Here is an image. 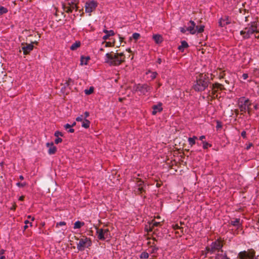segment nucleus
Wrapping results in <instances>:
<instances>
[{"mask_svg":"<svg viewBox=\"0 0 259 259\" xmlns=\"http://www.w3.org/2000/svg\"><path fill=\"white\" fill-rule=\"evenodd\" d=\"M76 238L78 241L76 242L77 249L78 251H82L85 248H89L92 245V241L90 238L86 237H82L80 238Z\"/></svg>","mask_w":259,"mask_h":259,"instance_id":"3","label":"nucleus"},{"mask_svg":"<svg viewBox=\"0 0 259 259\" xmlns=\"http://www.w3.org/2000/svg\"><path fill=\"white\" fill-rule=\"evenodd\" d=\"M64 128L69 133H72L74 131V129L72 128V125L68 123L64 125Z\"/></svg>","mask_w":259,"mask_h":259,"instance_id":"22","label":"nucleus"},{"mask_svg":"<svg viewBox=\"0 0 259 259\" xmlns=\"http://www.w3.org/2000/svg\"><path fill=\"white\" fill-rule=\"evenodd\" d=\"M19 178L21 180L24 179V177L22 176H21V175L19 176Z\"/></svg>","mask_w":259,"mask_h":259,"instance_id":"52","label":"nucleus"},{"mask_svg":"<svg viewBox=\"0 0 259 259\" xmlns=\"http://www.w3.org/2000/svg\"><path fill=\"white\" fill-rule=\"evenodd\" d=\"M134 90L136 92H139L141 94L145 95L150 91L151 88L146 84H138L134 85Z\"/></svg>","mask_w":259,"mask_h":259,"instance_id":"10","label":"nucleus"},{"mask_svg":"<svg viewBox=\"0 0 259 259\" xmlns=\"http://www.w3.org/2000/svg\"><path fill=\"white\" fill-rule=\"evenodd\" d=\"M248 77V74L247 73H243L242 74V78L244 80L246 79Z\"/></svg>","mask_w":259,"mask_h":259,"instance_id":"41","label":"nucleus"},{"mask_svg":"<svg viewBox=\"0 0 259 259\" xmlns=\"http://www.w3.org/2000/svg\"><path fill=\"white\" fill-rule=\"evenodd\" d=\"M62 139H61L59 137H57V138L56 139L55 141V142L56 144H58L60 142H62Z\"/></svg>","mask_w":259,"mask_h":259,"instance_id":"39","label":"nucleus"},{"mask_svg":"<svg viewBox=\"0 0 259 259\" xmlns=\"http://www.w3.org/2000/svg\"><path fill=\"white\" fill-rule=\"evenodd\" d=\"M90 59L89 56L81 57L80 59V65H87L88 61Z\"/></svg>","mask_w":259,"mask_h":259,"instance_id":"19","label":"nucleus"},{"mask_svg":"<svg viewBox=\"0 0 259 259\" xmlns=\"http://www.w3.org/2000/svg\"><path fill=\"white\" fill-rule=\"evenodd\" d=\"M66 223L65 222H60L59 223H57V225H60V226H65L66 225Z\"/></svg>","mask_w":259,"mask_h":259,"instance_id":"40","label":"nucleus"},{"mask_svg":"<svg viewBox=\"0 0 259 259\" xmlns=\"http://www.w3.org/2000/svg\"><path fill=\"white\" fill-rule=\"evenodd\" d=\"M146 74L147 75V78H150L151 80L156 78L157 73L156 72H152L148 70L146 72Z\"/></svg>","mask_w":259,"mask_h":259,"instance_id":"17","label":"nucleus"},{"mask_svg":"<svg viewBox=\"0 0 259 259\" xmlns=\"http://www.w3.org/2000/svg\"><path fill=\"white\" fill-rule=\"evenodd\" d=\"M255 252L253 250L248 251H241L239 253L238 257L239 259H257L255 257Z\"/></svg>","mask_w":259,"mask_h":259,"instance_id":"9","label":"nucleus"},{"mask_svg":"<svg viewBox=\"0 0 259 259\" xmlns=\"http://www.w3.org/2000/svg\"><path fill=\"white\" fill-rule=\"evenodd\" d=\"M172 229L175 231L176 234H177V233H179V232L177 231V230H178V229L181 230L182 229H183V228H181V227H180V228H172Z\"/></svg>","mask_w":259,"mask_h":259,"instance_id":"42","label":"nucleus"},{"mask_svg":"<svg viewBox=\"0 0 259 259\" xmlns=\"http://www.w3.org/2000/svg\"><path fill=\"white\" fill-rule=\"evenodd\" d=\"M109 30H106V29H104L103 31V32L105 33L106 34H107V33H109Z\"/></svg>","mask_w":259,"mask_h":259,"instance_id":"49","label":"nucleus"},{"mask_svg":"<svg viewBox=\"0 0 259 259\" xmlns=\"http://www.w3.org/2000/svg\"><path fill=\"white\" fill-rule=\"evenodd\" d=\"M29 222V221L28 220H25L24 221V223L25 224H26L24 227H28V226L27 225V224Z\"/></svg>","mask_w":259,"mask_h":259,"instance_id":"46","label":"nucleus"},{"mask_svg":"<svg viewBox=\"0 0 259 259\" xmlns=\"http://www.w3.org/2000/svg\"><path fill=\"white\" fill-rule=\"evenodd\" d=\"M215 259H230L227 257L226 253H218L216 256Z\"/></svg>","mask_w":259,"mask_h":259,"instance_id":"21","label":"nucleus"},{"mask_svg":"<svg viewBox=\"0 0 259 259\" xmlns=\"http://www.w3.org/2000/svg\"><path fill=\"white\" fill-rule=\"evenodd\" d=\"M98 6L97 2L92 0L86 2L85 5V11L91 15V13L95 10Z\"/></svg>","mask_w":259,"mask_h":259,"instance_id":"11","label":"nucleus"},{"mask_svg":"<svg viewBox=\"0 0 259 259\" xmlns=\"http://www.w3.org/2000/svg\"><path fill=\"white\" fill-rule=\"evenodd\" d=\"M223 246V245L221 240L218 239L214 242H212L210 246H207L206 249L207 253L212 254L216 251H219L221 250Z\"/></svg>","mask_w":259,"mask_h":259,"instance_id":"6","label":"nucleus"},{"mask_svg":"<svg viewBox=\"0 0 259 259\" xmlns=\"http://www.w3.org/2000/svg\"><path fill=\"white\" fill-rule=\"evenodd\" d=\"M205 137L204 136H201L199 137V139L202 141L204 139H205Z\"/></svg>","mask_w":259,"mask_h":259,"instance_id":"47","label":"nucleus"},{"mask_svg":"<svg viewBox=\"0 0 259 259\" xmlns=\"http://www.w3.org/2000/svg\"><path fill=\"white\" fill-rule=\"evenodd\" d=\"M180 31L182 32V33H186V32L187 31H188L187 30V27H180Z\"/></svg>","mask_w":259,"mask_h":259,"instance_id":"38","label":"nucleus"},{"mask_svg":"<svg viewBox=\"0 0 259 259\" xmlns=\"http://www.w3.org/2000/svg\"><path fill=\"white\" fill-rule=\"evenodd\" d=\"M251 146H252V144H250L248 146H247L246 149H247V150H248V149H249L250 148V147H251Z\"/></svg>","mask_w":259,"mask_h":259,"instance_id":"50","label":"nucleus"},{"mask_svg":"<svg viewBox=\"0 0 259 259\" xmlns=\"http://www.w3.org/2000/svg\"><path fill=\"white\" fill-rule=\"evenodd\" d=\"M76 124V123L75 122H74L71 125H72V127L74 125H75Z\"/></svg>","mask_w":259,"mask_h":259,"instance_id":"57","label":"nucleus"},{"mask_svg":"<svg viewBox=\"0 0 259 259\" xmlns=\"http://www.w3.org/2000/svg\"><path fill=\"white\" fill-rule=\"evenodd\" d=\"M8 12V9L4 7H0V16L7 13Z\"/></svg>","mask_w":259,"mask_h":259,"instance_id":"27","label":"nucleus"},{"mask_svg":"<svg viewBox=\"0 0 259 259\" xmlns=\"http://www.w3.org/2000/svg\"><path fill=\"white\" fill-rule=\"evenodd\" d=\"M222 125L221 122L219 121H217V125H216L217 129L219 130V129L221 128L222 127Z\"/></svg>","mask_w":259,"mask_h":259,"instance_id":"37","label":"nucleus"},{"mask_svg":"<svg viewBox=\"0 0 259 259\" xmlns=\"http://www.w3.org/2000/svg\"><path fill=\"white\" fill-rule=\"evenodd\" d=\"M230 224L232 226H239L240 225V219H236L234 220L231 221Z\"/></svg>","mask_w":259,"mask_h":259,"instance_id":"26","label":"nucleus"},{"mask_svg":"<svg viewBox=\"0 0 259 259\" xmlns=\"http://www.w3.org/2000/svg\"><path fill=\"white\" fill-rule=\"evenodd\" d=\"M114 35V32L112 30H110L109 31V33L107 34H106L103 37V39L104 40H106L109 38V36H113Z\"/></svg>","mask_w":259,"mask_h":259,"instance_id":"24","label":"nucleus"},{"mask_svg":"<svg viewBox=\"0 0 259 259\" xmlns=\"http://www.w3.org/2000/svg\"><path fill=\"white\" fill-rule=\"evenodd\" d=\"M140 36V34L138 33H134L132 35V38L134 39H135L136 40H137V39H138L139 38Z\"/></svg>","mask_w":259,"mask_h":259,"instance_id":"31","label":"nucleus"},{"mask_svg":"<svg viewBox=\"0 0 259 259\" xmlns=\"http://www.w3.org/2000/svg\"><path fill=\"white\" fill-rule=\"evenodd\" d=\"M255 32H258L257 25L254 22L251 25L246 27L244 30L240 32V34L244 39L248 38L251 34Z\"/></svg>","mask_w":259,"mask_h":259,"instance_id":"4","label":"nucleus"},{"mask_svg":"<svg viewBox=\"0 0 259 259\" xmlns=\"http://www.w3.org/2000/svg\"><path fill=\"white\" fill-rule=\"evenodd\" d=\"M124 61L123 53H106L105 56V62L110 65L117 66Z\"/></svg>","mask_w":259,"mask_h":259,"instance_id":"1","label":"nucleus"},{"mask_svg":"<svg viewBox=\"0 0 259 259\" xmlns=\"http://www.w3.org/2000/svg\"><path fill=\"white\" fill-rule=\"evenodd\" d=\"M250 104L249 103V100L244 97H241L238 100V106L241 111H247Z\"/></svg>","mask_w":259,"mask_h":259,"instance_id":"8","label":"nucleus"},{"mask_svg":"<svg viewBox=\"0 0 259 259\" xmlns=\"http://www.w3.org/2000/svg\"><path fill=\"white\" fill-rule=\"evenodd\" d=\"M47 146L49 148L48 153L49 154H53L56 151V147L54 145L53 143H47Z\"/></svg>","mask_w":259,"mask_h":259,"instance_id":"12","label":"nucleus"},{"mask_svg":"<svg viewBox=\"0 0 259 259\" xmlns=\"http://www.w3.org/2000/svg\"><path fill=\"white\" fill-rule=\"evenodd\" d=\"M230 21L227 17H222L220 19L219 21V25L221 27H224L225 25L229 24Z\"/></svg>","mask_w":259,"mask_h":259,"instance_id":"14","label":"nucleus"},{"mask_svg":"<svg viewBox=\"0 0 259 259\" xmlns=\"http://www.w3.org/2000/svg\"><path fill=\"white\" fill-rule=\"evenodd\" d=\"M204 25L196 26L193 21H190L188 23V26L187 27V30L191 34L201 33L204 31Z\"/></svg>","mask_w":259,"mask_h":259,"instance_id":"5","label":"nucleus"},{"mask_svg":"<svg viewBox=\"0 0 259 259\" xmlns=\"http://www.w3.org/2000/svg\"><path fill=\"white\" fill-rule=\"evenodd\" d=\"M206 74H200L196 76V81L193 85L195 91L201 92L204 91L208 86L209 81Z\"/></svg>","mask_w":259,"mask_h":259,"instance_id":"2","label":"nucleus"},{"mask_svg":"<svg viewBox=\"0 0 259 259\" xmlns=\"http://www.w3.org/2000/svg\"><path fill=\"white\" fill-rule=\"evenodd\" d=\"M54 135L56 137H59V136H61V137L63 136L62 133L61 132H59V131H56Z\"/></svg>","mask_w":259,"mask_h":259,"instance_id":"36","label":"nucleus"},{"mask_svg":"<svg viewBox=\"0 0 259 259\" xmlns=\"http://www.w3.org/2000/svg\"><path fill=\"white\" fill-rule=\"evenodd\" d=\"M96 230L97 237L101 240H104L109 238V233L108 229H104L102 228H95Z\"/></svg>","mask_w":259,"mask_h":259,"instance_id":"7","label":"nucleus"},{"mask_svg":"<svg viewBox=\"0 0 259 259\" xmlns=\"http://www.w3.org/2000/svg\"><path fill=\"white\" fill-rule=\"evenodd\" d=\"M172 227H174V226H172ZM175 227H179L178 225H176Z\"/></svg>","mask_w":259,"mask_h":259,"instance_id":"58","label":"nucleus"},{"mask_svg":"<svg viewBox=\"0 0 259 259\" xmlns=\"http://www.w3.org/2000/svg\"><path fill=\"white\" fill-rule=\"evenodd\" d=\"M26 185V183L25 182H23V183H19V182H18L17 184H16V185L17 186H18L19 187H24L25 185Z\"/></svg>","mask_w":259,"mask_h":259,"instance_id":"35","label":"nucleus"},{"mask_svg":"<svg viewBox=\"0 0 259 259\" xmlns=\"http://www.w3.org/2000/svg\"><path fill=\"white\" fill-rule=\"evenodd\" d=\"M146 231L147 232H152L153 230V229H154V228H151V227H150V228H146Z\"/></svg>","mask_w":259,"mask_h":259,"instance_id":"44","label":"nucleus"},{"mask_svg":"<svg viewBox=\"0 0 259 259\" xmlns=\"http://www.w3.org/2000/svg\"><path fill=\"white\" fill-rule=\"evenodd\" d=\"M84 224L83 222H80L79 221H76L75 223H74V227H81V226H84Z\"/></svg>","mask_w":259,"mask_h":259,"instance_id":"32","label":"nucleus"},{"mask_svg":"<svg viewBox=\"0 0 259 259\" xmlns=\"http://www.w3.org/2000/svg\"><path fill=\"white\" fill-rule=\"evenodd\" d=\"M162 110V104L161 103L155 105L153 106L152 114L155 115L157 113L161 112Z\"/></svg>","mask_w":259,"mask_h":259,"instance_id":"15","label":"nucleus"},{"mask_svg":"<svg viewBox=\"0 0 259 259\" xmlns=\"http://www.w3.org/2000/svg\"><path fill=\"white\" fill-rule=\"evenodd\" d=\"M24 228V229L23 231H24V230H25L27 228H26V227H25V228Z\"/></svg>","mask_w":259,"mask_h":259,"instance_id":"59","label":"nucleus"},{"mask_svg":"<svg viewBox=\"0 0 259 259\" xmlns=\"http://www.w3.org/2000/svg\"><path fill=\"white\" fill-rule=\"evenodd\" d=\"M254 109H257V108H258V106H257V105H255L254 106Z\"/></svg>","mask_w":259,"mask_h":259,"instance_id":"54","label":"nucleus"},{"mask_svg":"<svg viewBox=\"0 0 259 259\" xmlns=\"http://www.w3.org/2000/svg\"><path fill=\"white\" fill-rule=\"evenodd\" d=\"M158 63H159V64H160V63H161V60L160 59H159L158 60Z\"/></svg>","mask_w":259,"mask_h":259,"instance_id":"55","label":"nucleus"},{"mask_svg":"<svg viewBox=\"0 0 259 259\" xmlns=\"http://www.w3.org/2000/svg\"><path fill=\"white\" fill-rule=\"evenodd\" d=\"M89 115L90 114H89V112H87V111L85 112L84 114V115H83V116L84 117V119H86L88 117H89Z\"/></svg>","mask_w":259,"mask_h":259,"instance_id":"43","label":"nucleus"},{"mask_svg":"<svg viewBox=\"0 0 259 259\" xmlns=\"http://www.w3.org/2000/svg\"><path fill=\"white\" fill-rule=\"evenodd\" d=\"M84 119V117L83 115H80L76 118V121L78 122H81Z\"/></svg>","mask_w":259,"mask_h":259,"instance_id":"33","label":"nucleus"},{"mask_svg":"<svg viewBox=\"0 0 259 259\" xmlns=\"http://www.w3.org/2000/svg\"><path fill=\"white\" fill-rule=\"evenodd\" d=\"M110 42H106L105 47H108L110 46Z\"/></svg>","mask_w":259,"mask_h":259,"instance_id":"48","label":"nucleus"},{"mask_svg":"<svg viewBox=\"0 0 259 259\" xmlns=\"http://www.w3.org/2000/svg\"><path fill=\"white\" fill-rule=\"evenodd\" d=\"M197 139V137L193 136L192 138H188V142L189 145H191V146H192L195 144V140Z\"/></svg>","mask_w":259,"mask_h":259,"instance_id":"23","label":"nucleus"},{"mask_svg":"<svg viewBox=\"0 0 259 259\" xmlns=\"http://www.w3.org/2000/svg\"><path fill=\"white\" fill-rule=\"evenodd\" d=\"M94 91V88L93 87H91L89 89H86L84 90V93L86 95H90Z\"/></svg>","mask_w":259,"mask_h":259,"instance_id":"29","label":"nucleus"},{"mask_svg":"<svg viewBox=\"0 0 259 259\" xmlns=\"http://www.w3.org/2000/svg\"><path fill=\"white\" fill-rule=\"evenodd\" d=\"M5 256L4 255H2L0 257V259H5Z\"/></svg>","mask_w":259,"mask_h":259,"instance_id":"53","label":"nucleus"},{"mask_svg":"<svg viewBox=\"0 0 259 259\" xmlns=\"http://www.w3.org/2000/svg\"><path fill=\"white\" fill-rule=\"evenodd\" d=\"M153 39L156 44H160L163 41V38L160 34H154L153 35Z\"/></svg>","mask_w":259,"mask_h":259,"instance_id":"16","label":"nucleus"},{"mask_svg":"<svg viewBox=\"0 0 259 259\" xmlns=\"http://www.w3.org/2000/svg\"><path fill=\"white\" fill-rule=\"evenodd\" d=\"M4 252H5V250H3V249H2V250H1L0 251V254H2L4 253Z\"/></svg>","mask_w":259,"mask_h":259,"instance_id":"51","label":"nucleus"},{"mask_svg":"<svg viewBox=\"0 0 259 259\" xmlns=\"http://www.w3.org/2000/svg\"><path fill=\"white\" fill-rule=\"evenodd\" d=\"M141 259H146L149 257V254L146 252H143L140 256Z\"/></svg>","mask_w":259,"mask_h":259,"instance_id":"28","label":"nucleus"},{"mask_svg":"<svg viewBox=\"0 0 259 259\" xmlns=\"http://www.w3.org/2000/svg\"><path fill=\"white\" fill-rule=\"evenodd\" d=\"M23 199V196L20 197V198H19L20 200H22Z\"/></svg>","mask_w":259,"mask_h":259,"instance_id":"56","label":"nucleus"},{"mask_svg":"<svg viewBox=\"0 0 259 259\" xmlns=\"http://www.w3.org/2000/svg\"><path fill=\"white\" fill-rule=\"evenodd\" d=\"M202 144H203V148L204 149H207L208 147H211V144L208 143L207 142H205V141H203L202 142Z\"/></svg>","mask_w":259,"mask_h":259,"instance_id":"34","label":"nucleus"},{"mask_svg":"<svg viewBox=\"0 0 259 259\" xmlns=\"http://www.w3.org/2000/svg\"><path fill=\"white\" fill-rule=\"evenodd\" d=\"M188 47V43L186 41L184 40L181 42V45L179 47L178 49L180 51L183 52Z\"/></svg>","mask_w":259,"mask_h":259,"instance_id":"18","label":"nucleus"},{"mask_svg":"<svg viewBox=\"0 0 259 259\" xmlns=\"http://www.w3.org/2000/svg\"><path fill=\"white\" fill-rule=\"evenodd\" d=\"M246 132L245 131H243L241 133V136L243 137L244 138H246Z\"/></svg>","mask_w":259,"mask_h":259,"instance_id":"45","label":"nucleus"},{"mask_svg":"<svg viewBox=\"0 0 259 259\" xmlns=\"http://www.w3.org/2000/svg\"><path fill=\"white\" fill-rule=\"evenodd\" d=\"M151 253H155L157 252V251L158 250V248L157 247H156L155 245H152L151 246Z\"/></svg>","mask_w":259,"mask_h":259,"instance_id":"30","label":"nucleus"},{"mask_svg":"<svg viewBox=\"0 0 259 259\" xmlns=\"http://www.w3.org/2000/svg\"><path fill=\"white\" fill-rule=\"evenodd\" d=\"M90 121L87 119H84L82 121H81V126L85 128H88L90 127Z\"/></svg>","mask_w":259,"mask_h":259,"instance_id":"20","label":"nucleus"},{"mask_svg":"<svg viewBox=\"0 0 259 259\" xmlns=\"http://www.w3.org/2000/svg\"><path fill=\"white\" fill-rule=\"evenodd\" d=\"M33 49V45L32 44H28L26 46L23 47L22 49L25 55L28 54Z\"/></svg>","mask_w":259,"mask_h":259,"instance_id":"13","label":"nucleus"},{"mask_svg":"<svg viewBox=\"0 0 259 259\" xmlns=\"http://www.w3.org/2000/svg\"><path fill=\"white\" fill-rule=\"evenodd\" d=\"M80 42L76 41L71 46L70 48L71 50H75L80 46Z\"/></svg>","mask_w":259,"mask_h":259,"instance_id":"25","label":"nucleus"}]
</instances>
